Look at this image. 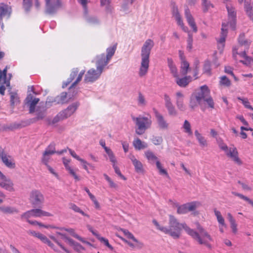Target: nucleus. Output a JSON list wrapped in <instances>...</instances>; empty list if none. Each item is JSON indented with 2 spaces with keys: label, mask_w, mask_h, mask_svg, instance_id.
Segmentation results:
<instances>
[{
  "label": "nucleus",
  "mask_w": 253,
  "mask_h": 253,
  "mask_svg": "<svg viewBox=\"0 0 253 253\" xmlns=\"http://www.w3.org/2000/svg\"><path fill=\"white\" fill-rule=\"evenodd\" d=\"M79 106V103L77 102L72 103L66 109L60 112L49 123L54 124L69 118L76 112Z\"/></svg>",
  "instance_id": "nucleus-5"
},
{
  "label": "nucleus",
  "mask_w": 253,
  "mask_h": 253,
  "mask_svg": "<svg viewBox=\"0 0 253 253\" xmlns=\"http://www.w3.org/2000/svg\"><path fill=\"white\" fill-rule=\"evenodd\" d=\"M210 94L205 98H203V101H205L208 104L209 106L211 108H214V102L211 97H209Z\"/></svg>",
  "instance_id": "nucleus-64"
},
{
  "label": "nucleus",
  "mask_w": 253,
  "mask_h": 253,
  "mask_svg": "<svg viewBox=\"0 0 253 253\" xmlns=\"http://www.w3.org/2000/svg\"><path fill=\"white\" fill-rule=\"evenodd\" d=\"M46 3V12L49 14L55 13L60 6L59 0H45Z\"/></svg>",
  "instance_id": "nucleus-15"
},
{
  "label": "nucleus",
  "mask_w": 253,
  "mask_h": 253,
  "mask_svg": "<svg viewBox=\"0 0 253 253\" xmlns=\"http://www.w3.org/2000/svg\"><path fill=\"white\" fill-rule=\"evenodd\" d=\"M70 208L76 212H79L84 216L89 217V215L84 213L79 207L74 204H71Z\"/></svg>",
  "instance_id": "nucleus-54"
},
{
  "label": "nucleus",
  "mask_w": 253,
  "mask_h": 253,
  "mask_svg": "<svg viewBox=\"0 0 253 253\" xmlns=\"http://www.w3.org/2000/svg\"><path fill=\"white\" fill-rule=\"evenodd\" d=\"M195 135L201 147H205L208 146L207 140L197 130L195 131Z\"/></svg>",
  "instance_id": "nucleus-37"
},
{
  "label": "nucleus",
  "mask_w": 253,
  "mask_h": 253,
  "mask_svg": "<svg viewBox=\"0 0 253 253\" xmlns=\"http://www.w3.org/2000/svg\"><path fill=\"white\" fill-rule=\"evenodd\" d=\"M226 7L228 12V21L224 22L226 25V29L230 27L232 30H235L236 22V11L235 7L231 4H226Z\"/></svg>",
  "instance_id": "nucleus-7"
},
{
  "label": "nucleus",
  "mask_w": 253,
  "mask_h": 253,
  "mask_svg": "<svg viewBox=\"0 0 253 253\" xmlns=\"http://www.w3.org/2000/svg\"><path fill=\"white\" fill-rule=\"evenodd\" d=\"M60 230L61 231H66L68 232V233H69L71 235H72L73 237H74V238L78 239L80 241H81V242H82L83 243H86V244H87L88 245H90V244L89 242L85 241L83 239V238H82L80 236H79L77 234H76V232H75L74 229H73L72 228H60Z\"/></svg>",
  "instance_id": "nucleus-36"
},
{
  "label": "nucleus",
  "mask_w": 253,
  "mask_h": 253,
  "mask_svg": "<svg viewBox=\"0 0 253 253\" xmlns=\"http://www.w3.org/2000/svg\"><path fill=\"white\" fill-rule=\"evenodd\" d=\"M210 94V90L207 85H203L200 89L193 94L191 98L190 105L191 108H194L198 105H201L203 102V98H205Z\"/></svg>",
  "instance_id": "nucleus-6"
},
{
  "label": "nucleus",
  "mask_w": 253,
  "mask_h": 253,
  "mask_svg": "<svg viewBox=\"0 0 253 253\" xmlns=\"http://www.w3.org/2000/svg\"><path fill=\"white\" fill-rule=\"evenodd\" d=\"M153 223L158 230L165 234L169 235V230L168 227L160 225L156 220H153Z\"/></svg>",
  "instance_id": "nucleus-45"
},
{
  "label": "nucleus",
  "mask_w": 253,
  "mask_h": 253,
  "mask_svg": "<svg viewBox=\"0 0 253 253\" xmlns=\"http://www.w3.org/2000/svg\"><path fill=\"white\" fill-rule=\"evenodd\" d=\"M28 233L34 237L40 239L43 243L47 244L49 247L53 249L55 251L58 252L57 249L54 247V245L49 240V239L44 235L36 232L35 231L30 230Z\"/></svg>",
  "instance_id": "nucleus-21"
},
{
  "label": "nucleus",
  "mask_w": 253,
  "mask_h": 253,
  "mask_svg": "<svg viewBox=\"0 0 253 253\" xmlns=\"http://www.w3.org/2000/svg\"><path fill=\"white\" fill-rule=\"evenodd\" d=\"M123 232L127 238L132 240L134 242L136 243V247H137V249H141L143 247V243L136 239L133 235V234L128 230L124 229L123 230Z\"/></svg>",
  "instance_id": "nucleus-29"
},
{
  "label": "nucleus",
  "mask_w": 253,
  "mask_h": 253,
  "mask_svg": "<svg viewBox=\"0 0 253 253\" xmlns=\"http://www.w3.org/2000/svg\"><path fill=\"white\" fill-rule=\"evenodd\" d=\"M189 69V64L186 60H183L181 63V73L183 75H186Z\"/></svg>",
  "instance_id": "nucleus-49"
},
{
  "label": "nucleus",
  "mask_w": 253,
  "mask_h": 253,
  "mask_svg": "<svg viewBox=\"0 0 253 253\" xmlns=\"http://www.w3.org/2000/svg\"><path fill=\"white\" fill-rule=\"evenodd\" d=\"M168 66L169 68L171 74L172 75L173 77H177L178 74L177 68L171 58H167Z\"/></svg>",
  "instance_id": "nucleus-32"
},
{
  "label": "nucleus",
  "mask_w": 253,
  "mask_h": 253,
  "mask_svg": "<svg viewBox=\"0 0 253 253\" xmlns=\"http://www.w3.org/2000/svg\"><path fill=\"white\" fill-rule=\"evenodd\" d=\"M220 84L225 86H229L231 82L226 76H224L220 77Z\"/></svg>",
  "instance_id": "nucleus-60"
},
{
  "label": "nucleus",
  "mask_w": 253,
  "mask_h": 253,
  "mask_svg": "<svg viewBox=\"0 0 253 253\" xmlns=\"http://www.w3.org/2000/svg\"><path fill=\"white\" fill-rule=\"evenodd\" d=\"M36 111L37 120L42 119L45 116V109L42 108V109L37 108Z\"/></svg>",
  "instance_id": "nucleus-57"
},
{
  "label": "nucleus",
  "mask_w": 253,
  "mask_h": 253,
  "mask_svg": "<svg viewBox=\"0 0 253 253\" xmlns=\"http://www.w3.org/2000/svg\"><path fill=\"white\" fill-rule=\"evenodd\" d=\"M19 103V98L18 94L15 92L10 93V104L14 106L17 105Z\"/></svg>",
  "instance_id": "nucleus-47"
},
{
  "label": "nucleus",
  "mask_w": 253,
  "mask_h": 253,
  "mask_svg": "<svg viewBox=\"0 0 253 253\" xmlns=\"http://www.w3.org/2000/svg\"><path fill=\"white\" fill-rule=\"evenodd\" d=\"M239 42L241 46L244 45L245 48H248L250 44V42L244 39V36H240L239 38Z\"/></svg>",
  "instance_id": "nucleus-61"
},
{
  "label": "nucleus",
  "mask_w": 253,
  "mask_h": 253,
  "mask_svg": "<svg viewBox=\"0 0 253 253\" xmlns=\"http://www.w3.org/2000/svg\"><path fill=\"white\" fill-rule=\"evenodd\" d=\"M214 213L216 217L217 222L218 223V225L221 224L222 225H224V224H226L225 219L222 216L221 212L219 211H217L216 209H215L214 210Z\"/></svg>",
  "instance_id": "nucleus-46"
},
{
  "label": "nucleus",
  "mask_w": 253,
  "mask_h": 253,
  "mask_svg": "<svg viewBox=\"0 0 253 253\" xmlns=\"http://www.w3.org/2000/svg\"><path fill=\"white\" fill-rule=\"evenodd\" d=\"M83 17L86 23L90 25L96 26L100 23V20L96 16L88 14V10L84 12Z\"/></svg>",
  "instance_id": "nucleus-22"
},
{
  "label": "nucleus",
  "mask_w": 253,
  "mask_h": 253,
  "mask_svg": "<svg viewBox=\"0 0 253 253\" xmlns=\"http://www.w3.org/2000/svg\"><path fill=\"white\" fill-rule=\"evenodd\" d=\"M102 72L94 68L89 69L85 75L84 81L85 83H93L98 80L101 76Z\"/></svg>",
  "instance_id": "nucleus-13"
},
{
  "label": "nucleus",
  "mask_w": 253,
  "mask_h": 253,
  "mask_svg": "<svg viewBox=\"0 0 253 253\" xmlns=\"http://www.w3.org/2000/svg\"><path fill=\"white\" fill-rule=\"evenodd\" d=\"M153 143L155 145H160L163 141L162 137L158 136H153L151 139Z\"/></svg>",
  "instance_id": "nucleus-62"
},
{
  "label": "nucleus",
  "mask_w": 253,
  "mask_h": 253,
  "mask_svg": "<svg viewBox=\"0 0 253 253\" xmlns=\"http://www.w3.org/2000/svg\"><path fill=\"white\" fill-rule=\"evenodd\" d=\"M183 128L184 129V131L189 135H191L192 134L191 125L187 120H185L183 125Z\"/></svg>",
  "instance_id": "nucleus-52"
},
{
  "label": "nucleus",
  "mask_w": 253,
  "mask_h": 253,
  "mask_svg": "<svg viewBox=\"0 0 253 253\" xmlns=\"http://www.w3.org/2000/svg\"><path fill=\"white\" fill-rule=\"evenodd\" d=\"M30 200L32 204L35 207H39L44 201V197L38 190H33L30 194Z\"/></svg>",
  "instance_id": "nucleus-12"
},
{
  "label": "nucleus",
  "mask_w": 253,
  "mask_h": 253,
  "mask_svg": "<svg viewBox=\"0 0 253 253\" xmlns=\"http://www.w3.org/2000/svg\"><path fill=\"white\" fill-rule=\"evenodd\" d=\"M0 178L1 181H0V186L7 191L9 192L15 191L14 184L13 182L9 179L6 177L2 172L0 171Z\"/></svg>",
  "instance_id": "nucleus-14"
},
{
  "label": "nucleus",
  "mask_w": 253,
  "mask_h": 253,
  "mask_svg": "<svg viewBox=\"0 0 253 253\" xmlns=\"http://www.w3.org/2000/svg\"><path fill=\"white\" fill-rule=\"evenodd\" d=\"M133 145L135 149L140 150L147 147L146 143L142 142L140 139L136 138L133 140Z\"/></svg>",
  "instance_id": "nucleus-38"
},
{
  "label": "nucleus",
  "mask_w": 253,
  "mask_h": 253,
  "mask_svg": "<svg viewBox=\"0 0 253 253\" xmlns=\"http://www.w3.org/2000/svg\"><path fill=\"white\" fill-rule=\"evenodd\" d=\"M52 214L39 209H32L22 214L21 218L28 219L31 217H41L42 216H51Z\"/></svg>",
  "instance_id": "nucleus-9"
},
{
  "label": "nucleus",
  "mask_w": 253,
  "mask_h": 253,
  "mask_svg": "<svg viewBox=\"0 0 253 253\" xmlns=\"http://www.w3.org/2000/svg\"><path fill=\"white\" fill-rule=\"evenodd\" d=\"M68 150L69 151L70 154L71 155L76 159L77 160L79 161L81 163V166H82L83 168L88 173H89L88 171V162H87L86 160H85L84 159H82L80 158L77 154L75 153V152L73 150H72L71 149H68Z\"/></svg>",
  "instance_id": "nucleus-27"
},
{
  "label": "nucleus",
  "mask_w": 253,
  "mask_h": 253,
  "mask_svg": "<svg viewBox=\"0 0 253 253\" xmlns=\"http://www.w3.org/2000/svg\"><path fill=\"white\" fill-rule=\"evenodd\" d=\"M154 45V42L151 39H147L143 44L141 51V62L139 71L140 77L144 76L147 73L149 65L150 51Z\"/></svg>",
  "instance_id": "nucleus-1"
},
{
  "label": "nucleus",
  "mask_w": 253,
  "mask_h": 253,
  "mask_svg": "<svg viewBox=\"0 0 253 253\" xmlns=\"http://www.w3.org/2000/svg\"><path fill=\"white\" fill-rule=\"evenodd\" d=\"M175 79L176 84L180 87H186L191 81V78L190 77H185L182 78H179L178 74L177 77H174Z\"/></svg>",
  "instance_id": "nucleus-31"
},
{
  "label": "nucleus",
  "mask_w": 253,
  "mask_h": 253,
  "mask_svg": "<svg viewBox=\"0 0 253 253\" xmlns=\"http://www.w3.org/2000/svg\"><path fill=\"white\" fill-rule=\"evenodd\" d=\"M237 99L241 101L246 108L253 110V108L251 105H250V102H249L247 98L238 97Z\"/></svg>",
  "instance_id": "nucleus-58"
},
{
  "label": "nucleus",
  "mask_w": 253,
  "mask_h": 253,
  "mask_svg": "<svg viewBox=\"0 0 253 253\" xmlns=\"http://www.w3.org/2000/svg\"><path fill=\"white\" fill-rule=\"evenodd\" d=\"M185 16L189 25L193 29V31L194 32H197V27L195 24L194 19L188 7L185 9Z\"/></svg>",
  "instance_id": "nucleus-26"
},
{
  "label": "nucleus",
  "mask_w": 253,
  "mask_h": 253,
  "mask_svg": "<svg viewBox=\"0 0 253 253\" xmlns=\"http://www.w3.org/2000/svg\"><path fill=\"white\" fill-rule=\"evenodd\" d=\"M11 12L12 10L10 6L3 3H0V25L2 29L4 27L3 19H8L11 15Z\"/></svg>",
  "instance_id": "nucleus-10"
},
{
  "label": "nucleus",
  "mask_w": 253,
  "mask_h": 253,
  "mask_svg": "<svg viewBox=\"0 0 253 253\" xmlns=\"http://www.w3.org/2000/svg\"><path fill=\"white\" fill-rule=\"evenodd\" d=\"M104 177H105L106 181L109 183V186L111 188L117 189L118 187V185L115 183L111 178L109 177L106 174H104Z\"/></svg>",
  "instance_id": "nucleus-59"
},
{
  "label": "nucleus",
  "mask_w": 253,
  "mask_h": 253,
  "mask_svg": "<svg viewBox=\"0 0 253 253\" xmlns=\"http://www.w3.org/2000/svg\"><path fill=\"white\" fill-rule=\"evenodd\" d=\"M78 2L81 4L83 7V11L86 12L88 10L87 3L89 2L88 0H77Z\"/></svg>",
  "instance_id": "nucleus-63"
},
{
  "label": "nucleus",
  "mask_w": 253,
  "mask_h": 253,
  "mask_svg": "<svg viewBox=\"0 0 253 253\" xmlns=\"http://www.w3.org/2000/svg\"><path fill=\"white\" fill-rule=\"evenodd\" d=\"M133 1L134 0H124L121 10L125 13H127L128 11V5L132 4Z\"/></svg>",
  "instance_id": "nucleus-53"
},
{
  "label": "nucleus",
  "mask_w": 253,
  "mask_h": 253,
  "mask_svg": "<svg viewBox=\"0 0 253 253\" xmlns=\"http://www.w3.org/2000/svg\"><path fill=\"white\" fill-rule=\"evenodd\" d=\"M185 227L187 230V233L196 240L199 244L204 245L209 248H211L210 242L213 241L212 238L198 223L197 224V227L199 233L190 227L186 226Z\"/></svg>",
  "instance_id": "nucleus-2"
},
{
  "label": "nucleus",
  "mask_w": 253,
  "mask_h": 253,
  "mask_svg": "<svg viewBox=\"0 0 253 253\" xmlns=\"http://www.w3.org/2000/svg\"><path fill=\"white\" fill-rule=\"evenodd\" d=\"M189 227L186 223H180L177 219L172 215L169 216V235L174 239H178L180 235V231L183 229L187 233L185 227Z\"/></svg>",
  "instance_id": "nucleus-4"
},
{
  "label": "nucleus",
  "mask_w": 253,
  "mask_h": 253,
  "mask_svg": "<svg viewBox=\"0 0 253 253\" xmlns=\"http://www.w3.org/2000/svg\"><path fill=\"white\" fill-rule=\"evenodd\" d=\"M184 95L181 91H177L175 94V103L177 108L181 111H184L186 106L184 103Z\"/></svg>",
  "instance_id": "nucleus-20"
},
{
  "label": "nucleus",
  "mask_w": 253,
  "mask_h": 253,
  "mask_svg": "<svg viewBox=\"0 0 253 253\" xmlns=\"http://www.w3.org/2000/svg\"><path fill=\"white\" fill-rule=\"evenodd\" d=\"M44 153L49 154L50 155H52L53 154L56 153V151L55 150V144L54 143H51L45 149Z\"/></svg>",
  "instance_id": "nucleus-50"
},
{
  "label": "nucleus",
  "mask_w": 253,
  "mask_h": 253,
  "mask_svg": "<svg viewBox=\"0 0 253 253\" xmlns=\"http://www.w3.org/2000/svg\"><path fill=\"white\" fill-rule=\"evenodd\" d=\"M63 164L66 170L68 172L70 175L73 176L76 181L80 180V176L76 173L78 169H74L70 165L71 160L67 159L65 157L62 158Z\"/></svg>",
  "instance_id": "nucleus-16"
},
{
  "label": "nucleus",
  "mask_w": 253,
  "mask_h": 253,
  "mask_svg": "<svg viewBox=\"0 0 253 253\" xmlns=\"http://www.w3.org/2000/svg\"><path fill=\"white\" fill-rule=\"evenodd\" d=\"M164 99L165 101V105L168 111L169 114L170 116H176L177 114V112L174 106L172 104L169 96L167 94L165 95Z\"/></svg>",
  "instance_id": "nucleus-24"
},
{
  "label": "nucleus",
  "mask_w": 253,
  "mask_h": 253,
  "mask_svg": "<svg viewBox=\"0 0 253 253\" xmlns=\"http://www.w3.org/2000/svg\"><path fill=\"white\" fill-rule=\"evenodd\" d=\"M101 6L105 7V10L107 13H111L113 10V7L110 4L111 0H100Z\"/></svg>",
  "instance_id": "nucleus-39"
},
{
  "label": "nucleus",
  "mask_w": 253,
  "mask_h": 253,
  "mask_svg": "<svg viewBox=\"0 0 253 253\" xmlns=\"http://www.w3.org/2000/svg\"><path fill=\"white\" fill-rule=\"evenodd\" d=\"M79 72L78 68L73 69L70 76L69 78L67 80V82L64 83L62 85V87H66L75 78Z\"/></svg>",
  "instance_id": "nucleus-41"
},
{
  "label": "nucleus",
  "mask_w": 253,
  "mask_h": 253,
  "mask_svg": "<svg viewBox=\"0 0 253 253\" xmlns=\"http://www.w3.org/2000/svg\"><path fill=\"white\" fill-rule=\"evenodd\" d=\"M54 102H56L58 104H63L67 102V93L62 92L60 95L57 96Z\"/></svg>",
  "instance_id": "nucleus-42"
},
{
  "label": "nucleus",
  "mask_w": 253,
  "mask_h": 253,
  "mask_svg": "<svg viewBox=\"0 0 253 253\" xmlns=\"http://www.w3.org/2000/svg\"><path fill=\"white\" fill-rule=\"evenodd\" d=\"M202 7L203 11L206 12L208 11L211 8H212L213 5L211 3V1L209 0H202Z\"/></svg>",
  "instance_id": "nucleus-48"
},
{
  "label": "nucleus",
  "mask_w": 253,
  "mask_h": 253,
  "mask_svg": "<svg viewBox=\"0 0 253 253\" xmlns=\"http://www.w3.org/2000/svg\"><path fill=\"white\" fill-rule=\"evenodd\" d=\"M227 34V30L226 29V25L225 23H222L221 32L220 38L217 40V48L220 52H221L224 47L225 39Z\"/></svg>",
  "instance_id": "nucleus-17"
},
{
  "label": "nucleus",
  "mask_w": 253,
  "mask_h": 253,
  "mask_svg": "<svg viewBox=\"0 0 253 253\" xmlns=\"http://www.w3.org/2000/svg\"><path fill=\"white\" fill-rule=\"evenodd\" d=\"M172 14L173 17L175 19L177 24L181 27L182 30L185 32H188V28L185 26L181 18V16L179 12L178 8L176 6H173L172 10Z\"/></svg>",
  "instance_id": "nucleus-19"
},
{
  "label": "nucleus",
  "mask_w": 253,
  "mask_h": 253,
  "mask_svg": "<svg viewBox=\"0 0 253 253\" xmlns=\"http://www.w3.org/2000/svg\"><path fill=\"white\" fill-rule=\"evenodd\" d=\"M177 208V213L179 214H186L189 211H195L200 207L201 204L199 202L195 201L186 204L179 205L177 203L174 204Z\"/></svg>",
  "instance_id": "nucleus-8"
},
{
  "label": "nucleus",
  "mask_w": 253,
  "mask_h": 253,
  "mask_svg": "<svg viewBox=\"0 0 253 253\" xmlns=\"http://www.w3.org/2000/svg\"><path fill=\"white\" fill-rule=\"evenodd\" d=\"M40 99L38 98H33L31 94H29L25 99V104L29 107V112L33 113L35 111V106Z\"/></svg>",
  "instance_id": "nucleus-23"
},
{
  "label": "nucleus",
  "mask_w": 253,
  "mask_h": 253,
  "mask_svg": "<svg viewBox=\"0 0 253 253\" xmlns=\"http://www.w3.org/2000/svg\"><path fill=\"white\" fill-rule=\"evenodd\" d=\"M0 211L5 214H14L18 212V210L14 207L0 206Z\"/></svg>",
  "instance_id": "nucleus-34"
},
{
  "label": "nucleus",
  "mask_w": 253,
  "mask_h": 253,
  "mask_svg": "<svg viewBox=\"0 0 253 253\" xmlns=\"http://www.w3.org/2000/svg\"><path fill=\"white\" fill-rule=\"evenodd\" d=\"M7 66L4 68V69L1 71L0 70V83L2 82L3 84H6L7 86L9 85V80L12 76L11 74H8V79H6V72H7Z\"/></svg>",
  "instance_id": "nucleus-33"
},
{
  "label": "nucleus",
  "mask_w": 253,
  "mask_h": 253,
  "mask_svg": "<svg viewBox=\"0 0 253 253\" xmlns=\"http://www.w3.org/2000/svg\"><path fill=\"white\" fill-rule=\"evenodd\" d=\"M35 4L37 8H39L40 3L38 0H23V7L26 11H29L32 4Z\"/></svg>",
  "instance_id": "nucleus-30"
},
{
  "label": "nucleus",
  "mask_w": 253,
  "mask_h": 253,
  "mask_svg": "<svg viewBox=\"0 0 253 253\" xmlns=\"http://www.w3.org/2000/svg\"><path fill=\"white\" fill-rule=\"evenodd\" d=\"M132 121L136 125L135 132L138 135L144 133L145 131L150 128L152 125V119L150 116L144 117L141 115L135 117H132Z\"/></svg>",
  "instance_id": "nucleus-3"
},
{
  "label": "nucleus",
  "mask_w": 253,
  "mask_h": 253,
  "mask_svg": "<svg viewBox=\"0 0 253 253\" xmlns=\"http://www.w3.org/2000/svg\"><path fill=\"white\" fill-rule=\"evenodd\" d=\"M105 152L108 155L110 161L112 163V165L117 164V160L113 151L110 148H106Z\"/></svg>",
  "instance_id": "nucleus-44"
},
{
  "label": "nucleus",
  "mask_w": 253,
  "mask_h": 253,
  "mask_svg": "<svg viewBox=\"0 0 253 253\" xmlns=\"http://www.w3.org/2000/svg\"><path fill=\"white\" fill-rule=\"evenodd\" d=\"M145 155L147 160L151 163H154V162H156V161L158 160L155 154L150 151L145 152Z\"/></svg>",
  "instance_id": "nucleus-43"
},
{
  "label": "nucleus",
  "mask_w": 253,
  "mask_h": 253,
  "mask_svg": "<svg viewBox=\"0 0 253 253\" xmlns=\"http://www.w3.org/2000/svg\"><path fill=\"white\" fill-rule=\"evenodd\" d=\"M137 103L138 105L140 107H144L147 105V101L144 96L140 92L138 94Z\"/></svg>",
  "instance_id": "nucleus-51"
},
{
  "label": "nucleus",
  "mask_w": 253,
  "mask_h": 253,
  "mask_svg": "<svg viewBox=\"0 0 253 253\" xmlns=\"http://www.w3.org/2000/svg\"><path fill=\"white\" fill-rule=\"evenodd\" d=\"M57 234L60 235L61 236V238L65 241V242H67L69 245L72 246L73 247L76 243L72 239L67 237L64 234L61 232H57Z\"/></svg>",
  "instance_id": "nucleus-55"
},
{
  "label": "nucleus",
  "mask_w": 253,
  "mask_h": 253,
  "mask_svg": "<svg viewBox=\"0 0 253 253\" xmlns=\"http://www.w3.org/2000/svg\"><path fill=\"white\" fill-rule=\"evenodd\" d=\"M116 49L117 44L110 46L106 49V55H105V56L108 58V59H109L110 60L111 59L115 53Z\"/></svg>",
  "instance_id": "nucleus-40"
},
{
  "label": "nucleus",
  "mask_w": 253,
  "mask_h": 253,
  "mask_svg": "<svg viewBox=\"0 0 253 253\" xmlns=\"http://www.w3.org/2000/svg\"><path fill=\"white\" fill-rule=\"evenodd\" d=\"M128 158L131 161L134 167L135 170L136 172L137 173H143L144 171V169L141 162L136 159L134 156L132 155H129L128 156Z\"/></svg>",
  "instance_id": "nucleus-28"
},
{
  "label": "nucleus",
  "mask_w": 253,
  "mask_h": 253,
  "mask_svg": "<svg viewBox=\"0 0 253 253\" xmlns=\"http://www.w3.org/2000/svg\"><path fill=\"white\" fill-rule=\"evenodd\" d=\"M224 153L227 157L229 158L235 164L239 166L242 165L243 162L239 157L238 152L235 146L229 147Z\"/></svg>",
  "instance_id": "nucleus-11"
},
{
  "label": "nucleus",
  "mask_w": 253,
  "mask_h": 253,
  "mask_svg": "<svg viewBox=\"0 0 253 253\" xmlns=\"http://www.w3.org/2000/svg\"><path fill=\"white\" fill-rule=\"evenodd\" d=\"M0 157L3 163L8 168H13L15 166V164L13 162L10 156H7L6 155L2 153Z\"/></svg>",
  "instance_id": "nucleus-35"
},
{
  "label": "nucleus",
  "mask_w": 253,
  "mask_h": 253,
  "mask_svg": "<svg viewBox=\"0 0 253 253\" xmlns=\"http://www.w3.org/2000/svg\"><path fill=\"white\" fill-rule=\"evenodd\" d=\"M84 70L81 71L79 74L78 75V76L76 79V80L73 83L72 85L70 87V90H71L72 88H73L74 86H75L82 80L83 75L84 74Z\"/></svg>",
  "instance_id": "nucleus-56"
},
{
  "label": "nucleus",
  "mask_w": 253,
  "mask_h": 253,
  "mask_svg": "<svg viewBox=\"0 0 253 253\" xmlns=\"http://www.w3.org/2000/svg\"><path fill=\"white\" fill-rule=\"evenodd\" d=\"M155 116L159 127L161 129H168L169 124L164 116L158 112H155Z\"/></svg>",
  "instance_id": "nucleus-25"
},
{
  "label": "nucleus",
  "mask_w": 253,
  "mask_h": 253,
  "mask_svg": "<svg viewBox=\"0 0 253 253\" xmlns=\"http://www.w3.org/2000/svg\"><path fill=\"white\" fill-rule=\"evenodd\" d=\"M110 61V60L108 59L105 56L104 53L97 55L96 56V68L103 72L104 68L107 65Z\"/></svg>",
  "instance_id": "nucleus-18"
}]
</instances>
